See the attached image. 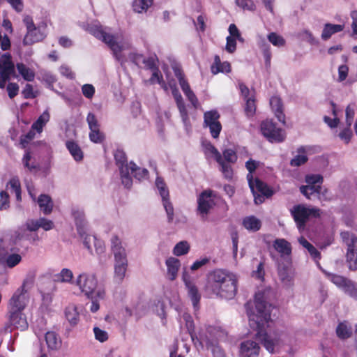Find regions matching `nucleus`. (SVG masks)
I'll list each match as a JSON object with an SVG mask.
<instances>
[{
	"instance_id": "f257e3e1",
	"label": "nucleus",
	"mask_w": 357,
	"mask_h": 357,
	"mask_svg": "<svg viewBox=\"0 0 357 357\" xmlns=\"http://www.w3.org/2000/svg\"><path fill=\"white\" fill-rule=\"evenodd\" d=\"M255 306L254 312L247 310L250 326L257 331L256 337L266 349L273 353L275 345L278 343L280 338L276 335L273 337L266 332V328L268 326V323L271 321V305L268 306L264 292L258 291L255 294Z\"/></svg>"
},
{
	"instance_id": "f03ea898",
	"label": "nucleus",
	"mask_w": 357,
	"mask_h": 357,
	"mask_svg": "<svg viewBox=\"0 0 357 357\" xmlns=\"http://www.w3.org/2000/svg\"><path fill=\"white\" fill-rule=\"evenodd\" d=\"M236 276L226 270L215 269L208 275L206 289L212 294L231 299L237 292Z\"/></svg>"
},
{
	"instance_id": "7ed1b4c3",
	"label": "nucleus",
	"mask_w": 357,
	"mask_h": 357,
	"mask_svg": "<svg viewBox=\"0 0 357 357\" xmlns=\"http://www.w3.org/2000/svg\"><path fill=\"white\" fill-rule=\"evenodd\" d=\"M26 293L25 282H23L22 285L15 291L9 300L8 323L5 326L6 331L10 329L11 326L21 331L27 329L29 324L26 315L23 313V310L26 305Z\"/></svg>"
},
{
	"instance_id": "20e7f679",
	"label": "nucleus",
	"mask_w": 357,
	"mask_h": 357,
	"mask_svg": "<svg viewBox=\"0 0 357 357\" xmlns=\"http://www.w3.org/2000/svg\"><path fill=\"white\" fill-rule=\"evenodd\" d=\"M89 32L95 38L105 43L112 50L113 56L118 61H123L122 51L129 49L128 43H119L115 35L107 31V28L102 25H93L89 28Z\"/></svg>"
},
{
	"instance_id": "39448f33",
	"label": "nucleus",
	"mask_w": 357,
	"mask_h": 357,
	"mask_svg": "<svg viewBox=\"0 0 357 357\" xmlns=\"http://www.w3.org/2000/svg\"><path fill=\"white\" fill-rule=\"evenodd\" d=\"M111 249L114 256V278L121 282L127 271L128 260L125 248L121 245V241L116 235L111 238Z\"/></svg>"
},
{
	"instance_id": "423d86ee",
	"label": "nucleus",
	"mask_w": 357,
	"mask_h": 357,
	"mask_svg": "<svg viewBox=\"0 0 357 357\" xmlns=\"http://www.w3.org/2000/svg\"><path fill=\"white\" fill-rule=\"evenodd\" d=\"M290 213L299 231L305 229L311 217L317 218L321 215V210L319 208L307 207L302 204L294 205Z\"/></svg>"
},
{
	"instance_id": "0eeeda50",
	"label": "nucleus",
	"mask_w": 357,
	"mask_h": 357,
	"mask_svg": "<svg viewBox=\"0 0 357 357\" xmlns=\"http://www.w3.org/2000/svg\"><path fill=\"white\" fill-rule=\"evenodd\" d=\"M340 236L347 245L345 254L346 263L351 271H357V236L356 234L344 231L341 232Z\"/></svg>"
},
{
	"instance_id": "6e6552de",
	"label": "nucleus",
	"mask_w": 357,
	"mask_h": 357,
	"mask_svg": "<svg viewBox=\"0 0 357 357\" xmlns=\"http://www.w3.org/2000/svg\"><path fill=\"white\" fill-rule=\"evenodd\" d=\"M77 284L88 298L93 299L96 296L102 298L104 296V291L96 290L98 281L93 275L80 274L77 279Z\"/></svg>"
},
{
	"instance_id": "1a4fd4ad",
	"label": "nucleus",
	"mask_w": 357,
	"mask_h": 357,
	"mask_svg": "<svg viewBox=\"0 0 357 357\" xmlns=\"http://www.w3.org/2000/svg\"><path fill=\"white\" fill-rule=\"evenodd\" d=\"M196 279V275H190L189 271L184 268L182 275V280L185 284L187 296L190 299L195 311L199 310V302L201 300V294L195 284Z\"/></svg>"
},
{
	"instance_id": "9d476101",
	"label": "nucleus",
	"mask_w": 357,
	"mask_h": 357,
	"mask_svg": "<svg viewBox=\"0 0 357 357\" xmlns=\"http://www.w3.org/2000/svg\"><path fill=\"white\" fill-rule=\"evenodd\" d=\"M262 135L271 143H281L286 139L285 131L278 128L272 120L266 119L261 123Z\"/></svg>"
},
{
	"instance_id": "9b49d317",
	"label": "nucleus",
	"mask_w": 357,
	"mask_h": 357,
	"mask_svg": "<svg viewBox=\"0 0 357 357\" xmlns=\"http://www.w3.org/2000/svg\"><path fill=\"white\" fill-rule=\"evenodd\" d=\"M220 162H217L220 166V171L222 172L224 178L231 181L234 176V170L232 165L237 161L238 156L235 151L231 149H226L221 154Z\"/></svg>"
},
{
	"instance_id": "f8f14e48",
	"label": "nucleus",
	"mask_w": 357,
	"mask_h": 357,
	"mask_svg": "<svg viewBox=\"0 0 357 357\" xmlns=\"http://www.w3.org/2000/svg\"><path fill=\"white\" fill-rule=\"evenodd\" d=\"M213 191L211 190H204L197 198V213L203 220L207 219V215L210 210L215 205L212 199Z\"/></svg>"
},
{
	"instance_id": "ddd939ff",
	"label": "nucleus",
	"mask_w": 357,
	"mask_h": 357,
	"mask_svg": "<svg viewBox=\"0 0 357 357\" xmlns=\"http://www.w3.org/2000/svg\"><path fill=\"white\" fill-rule=\"evenodd\" d=\"M220 116L216 110L206 112L204 114V126L208 127L213 138L217 139L222 130V125L219 121Z\"/></svg>"
},
{
	"instance_id": "4468645a",
	"label": "nucleus",
	"mask_w": 357,
	"mask_h": 357,
	"mask_svg": "<svg viewBox=\"0 0 357 357\" xmlns=\"http://www.w3.org/2000/svg\"><path fill=\"white\" fill-rule=\"evenodd\" d=\"M155 186L162 197V204L166 211L168 222L174 219V207L169 200V190L162 178L158 176L155 179Z\"/></svg>"
},
{
	"instance_id": "2eb2a0df",
	"label": "nucleus",
	"mask_w": 357,
	"mask_h": 357,
	"mask_svg": "<svg viewBox=\"0 0 357 357\" xmlns=\"http://www.w3.org/2000/svg\"><path fill=\"white\" fill-rule=\"evenodd\" d=\"M260 347L252 340H246L241 344L240 354L241 357H258Z\"/></svg>"
},
{
	"instance_id": "dca6fc26",
	"label": "nucleus",
	"mask_w": 357,
	"mask_h": 357,
	"mask_svg": "<svg viewBox=\"0 0 357 357\" xmlns=\"http://www.w3.org/2000/svg\"><path fill=\"white\" fill-rule=\"evenodd\" d=\"M6 251L4 248H0V264L9 268H13L19 264L22 261V256L17 253H13L6 256Z\"/></svg>"
},
{
	"instance_id": "f3484780",
	"label": "nucleus",
	"mask_w": 357,
	"mask_h": 357,
	"mask_svg": "<svg viewBox=\"0 0 357 357\" xmlns=\"http://www.w3.org/2000/svg\"><path fill=\"white\" fill-rule=\"evenodd\" d=\"M180 87L183 93L195 108L199 105L198 99L190 88L188 82L185 79L184 74L180 70Z\"/></svg>"
},
{
	"instance_id": "a211bd4d",
	"label": "nucleus",
	"mask_w": 357,
	"mask_h": 357,
	"mask_svg": "<svg viewBox=\"0 0 357 357\" xmlns=\"http://www.w3.org/2000/svg\"><path fill=\"white\" fill-rule=\"evenodd\" d=\"M278 276L286 287H291L294 285V273L291 268L286 266L279 267Z\"/></svg>"
},
{
	"instance_id": "6ab92c4d",
	"label": "nucleus",
	"mask_w": 357,
	"mask_h": 357,
	"mask_svg": "<svg viewBox=\"0 0 357 357\" xmlns=\"http://www.w3.org/2000/svg\"><path fill=\"white\" fill-rule=\"evenodd\" d=\"M43 38V33L38 28L36 27L26 32L23 39V44L24 45H31L33 43L41 41Z\"/></svg>"
},
{
	"instance_id": "aec40b11",
	"label": "nucleus",
	"mask_w": 357,
	"mask_h": 357,
	"mask_svg": "<svg viewBox=\"0 0 357 357\" xmlns=\"http://www.w3.org/2000/svg\"><path fill=\"white\" fill-rule=\"evenodd\" d=\"M211 71L213 75H217L219 73H228L231 72V65L227 61L221 62L220 57L215 55L214 61L211 66Z\"/></svg>"
},
{
	"instance_id": "412c9836",
	"label": "nucleus",
	"mask_w": 357,
	"mask_h": 357,
	"mask_svg": "<svg viewBox=\"0 0 357 357\" xmlns=\"http://www.w3.org/2000/svg\"><path fill=\"white\" fill-rule=\"evenodd\" d=\"M320 270L324 274L327 279H328L332 283H333L335 286L340 289L344 287L348 281L350 280L344 276L330 273L326 270L324 269L322 267H320Z\"/></svg>"
},
{
	"instance_id": "4be33fe9",
	"label": "nucleus",
	"mask_w": 357,
	"mask_h": 357,
	"mask_svg": "<svg viewBox=\"0 0 357 357\" xmlns=\"http://www.w3.org/2000/svg\"><path fill=\"white\" fill-rule=\"evenodd\" d=\"M270 105L279 121L285 123V116L282 111V102L278 96H273L270 99Z\"/></svg>"
},
{
	"instance_id": "5701e85b",
	"label": "nucleus",
	"mask_w": 357,
	"mask_h": 357,
	"mask_svg": "<svg viewBox=\"0 0 357 357\" xmlns=\"http://www.w3.org/2000/svg\"><path fill=\"white\" fill-rule=\"evenodd\" d=\"M66 146L75 161L80 162L83 160L84 153L77 142L68 140L66 142Z\"/></svg>"
},
{
	"instance_id": "b1692460",
	"label": "nucleus",
	"mask_w": 357,
	"mask_h": 357,
	"mask_svg": "<svg viewBox=\"0 0 357 357\" xmlns=\"http://www.w3.org/2000/svg\"><path fill=\"white\" fill-rule=\"evenodd\" d=\"M45 338L49 349L58 350L61 347V340L56 333L48 331L46 333Z\"/></svg>"
},
{
	"instance_id": "393cba45",
	"label": "nucleus",
	"mask_w": 357,
	"mask_h": 357,
	"mask_svg": "<svg viewBox=\"0 0 357 357\" xmlns=\"http://www.w3.org/2000/svg\"><path fill=\"white\" fill-rule=\"evenodd\" d=\"M344 28V24H333L331 23H326L324 24L321 36V39L324 40H327L332 36V35L343 31Z\"/></svg>"
},
{
	"instance_id": "a878e982",
	"label": "nucleus",
	"mask_w": 357,
	"mask_h": 357,
	"mask_svg": "<svg viewBox=\"0 0 357 357\" xmlns=\"http://www.w3.org/2000/svg\"><path fill=\"white\" fill-rule=\"evenodd\" d=\"M252 193L259 192L264 195L266 198L272 197L274 192L265 182L260 180L259 178H255L254 191Z\"/></svg>"
},
{
	"instance_id": "bb28decb",
	"label": "nucleus",
	"mask_w": 357,
	"mask_h": 357,
	"mask_svg": "<svg viewBox=\"0 0 357 357\" xmlns=\"http://www.w3.org/2000/svg\"><path fill=\"white\" fill-rule=\"evenodd\" d=\"M167 268V277L170 280H176L178 271V259L174 257H169L166 260Z\"/></svg>"
},
{
	"instance_id": "cd10ccee",
	"label": "nucleus",
	"mask_w": 357,
	"mask_h": 357,
	"mask_svg": "<svg viewBox=\"0 0 357 357\" xmlns=\"http://www.w3.org/2000/svg\"><path fill=\"white\" fill-rule=\"evenodd\" d=\"M38 204L40 210L44 214H50L53 208V202L51 197L45 194H42L38 197Z\"/></svg>"
},
{
	"instance_id": "c85d7f7f",
	"label": "nucleus",
	"mask_w": 357,
	"mask_h": 357,
	"mask_svg": "<svg viewBox=\"0 0 357 357\" xmlns=\"http://www.w3.org/2000/svg\"><path fill=\"white\" fill-rule=\"evenodd\" d=\"M202 146L206 156H213L216 162H220L222 160L221 153L211 142L204 140L202 142Z\"/></svg>"
},
{
	"instance_id": "c756f323",
	"label": "nucleus",
	"mask_w": 357,
	"mask_h": 357,
	"mask_svg": "<svg viewBox=\"0 0 357 357\" xmlns=\"http://www.w3.org/2000/svg\"><path fill=\"white\" fill-rule=\"evenodd\" d=\"M65 317L72 326H76L79 320V314L75 305H69L65 309Z\"/></svg>"
},
{
	"instance_id": "7c9ffc66",
	"label": "nucleus",
	"mask_w": 357,
	"mask_h": 357,
	"mask_svg": "<svg viewBox=\"0 0 357 357\" xmlns=\"http://www.w3.org/2000/svg\"><path fill=\"white\" fill-rule=\"evenodd\" d=\"M243 225L246 229L249 231H257L261 227V222L260 220L255 216L250 215L245 217L243 220Z\"/></svg>"
},
{
	"instance_id": "2f4dec72",
	"label": "nucleus",
	"mask_w": 357,
	"mask_h": 357,
	"mask_svg": "<svg viewBox=\"0 0 357 357\" xmlns=\"http://www.w3.org/2000/svg\"><path fill=\"white\" fill-rule=\"evenodd\" d=\"M273 247L282 255H290L291 253V244L284 238L276 239L273 242Z\"/></svg>"
},
{
	"instance_id": "473e14b6",
	"label": "nucleus",
	"mask_w": 357,
	"mask_h": 357,
	"mask_svg": "<svg viewBox=\"0 0 357 357\" xmlns=\"http://www.w3.org/2000/svg\"><path fill=\"white\" fill-rule=\"evenodd\" d=\"M114 157L120 172H123L126 167L130 168L126 154L123 150L117 149L114 154Z\"/></svg>"
},
{
	"instance_id": "72a5a7b5",
	"label": "nucleus",
	"mask_w": 357,
	"mask_h": 357,
	"mask_svg": "<svg viewBox=\"0 0 357 357\" xmlns=\"http://www.w3.org/2000/svg\"><path fill=\"white\" fill-rule=\"evenodd\" d=\"M50 115L47 110L43 112V113L38 118V119L32 124V130H36L38 133L42 132L43 127L50 121Z\"/></svg>"
},
{
	"instance_id": "f704fd0d",
	"label": "nucleus",
	"mask_w": 357,
	"mask_h": 357,
	"mask_svg": "<svg viewBox=\"0 0 357 357\" xmlns=\"http://www.w3.org/2000/svg\"><path fill=\"white\" fill-rule=\"evenodd\" d=\"M183 319L185 321V326L187 331V333L190 337L192 342L197 338L196 333L195 331V324L192 316L188 313H184L183 314Z\"/></svg>"
},
{
	"instance_id": "c9c22d12",
	"label": "nucleus",
	"mask_w": 357,
	"mask_h": 357,
	"mask_svg": "<svg viewBox=\"0 0 357 357\" xmlns=\"http://www.w3.org/2000/svg\"><path fill=\"white\" fill-rule=\"evenodd\" d=\"M130 174L137 179L142 180L148 178L149 171L145 168H141L133 162L129 163Z\"/></svg>"
},
{
	"instance_id": "e433bc0d",
	"label": "nucleus",
	"mask_w": 357,
	"mask_h": 357,
	"mask_svg": "<svg viewBox=\"0 0 357 357\" xmlns=\"http://www.w3.org/2000/svg\"><path fill=\"white\" fill-rule=\"evenodd\" d=\"M17 70L19 73L22 75L23 79L27 82H32L35 78L34 72L28 68L23 63H17L16 64Z\"/></svg>"
},
{
	"instance_id": "4c0bfd02",
	"label": "nucleus",
	"mask_w": 357,
	"mask_h": 357,
	"mask_svg": "<svg viewBox=\"0 0 357 357\" xmlns=\"http://www.w3.org/2000/svg\"><path fill=\"white\" fill-rule=\"evenodd\" d=\"M297 151L298 154L290 161V165L291 167H299L304 165L308 160L305 150L303 146L298 148Z\"/></svg>"
},
{
	"instance_id": "58836bf2",
	"label": "nucleus",
	"mask_w": 357,
	"mask_h": 357,
	"mask_svg": "<svg viewBox=\"0 0 357 357\" xmlns=\"http://www.w3.org/2000/svg\"><path fill=\"white\" fill-rule=\"evenodd\" d=\"M73 215L75 218V225H76L77 231L78 234L82 238L86 236V235H88L86 233V225H85L84 219L82 218L83 213H79L78 211H76V212L75 211L73 213Z\"/></svg>"
},
{
	"instance_id": "ea45409f",
	"label": "nucleus",
	"mask_w": 357,
	"mask_h": 357,
	"mask_svg": "<svg viewBox=\"0 0 357 357\" xmlns=\"http://www.w3.org/2000/svg\"><path fill=\"white\" fill-rule=\"evenodd\" d=\"M321 190V186L320 185H301L300 187V192L308 199H311V195L314 194H320Z\"/></svg>"
},
{
	"instance_id": "a19ab883",
	"label": "nucleus",
	"mask_w": 357,
	"mask_h": 357,
	"mask_svg": "<svg viewBox=\"0 0 357 357\" xmlns=\"http://www.w3.org/2000/svg\"><path fill=\"white\" fill-rule=\"evenodd\" d=\"M153 0H134L132 8L135 13H142L146 12L153 4Z\"/></svg>"
},
{
	"instance_id": "79ce46f5",
	"label": "nucleus",
	"mask_w": 357,
	"mask_h": 357,
	"mask_svg": "<svg viewBox=\"0 0 357 357\" xmlns=\"http://www.w3.org/2000/svg\"><path fill=\"white\" fill-rule=\"evenodd\" d=\"M22 162L25 168L32 172L39 169L38 165L34 160H32L31 153L29 151H26L23 156Z\"/></svg>"
},
{
	"instance_id": "37998d69",
	"label": "nucleus",
	"mask_w": 357,
	"mask_h": 357,
	"mask_svg": "<svg viewBox=\"0 0 357 357\" xmlns=\"http://www.w3.org/2000/svg\"><path fill=\"white\" fill-rule=\"evenodd\" d=\"M73 278V272L68 268H63L59 273L54 276V280L59 282H71Z\"/></svg>"
},
{
	"instance_id": "c03bdc74",
	"label": "nucleus",
	"mask_w": 357,
	"mask_h": 357,
	"mask_svg": "<svg viewBox=\"0 0 357 357\" xmlns=\"http://www.w3.org/2000/svg\"><path fill=\"white\" fill-rule=\"evenodd\" d=\"M336 334L339 338L345 340L351 336L352 331L345 323L341 322L336 328Z\"/></svg>"
},
{
	"instance_id": "a18cd8bd",
	"label": "nucleus",
	"mask_w": 357,
	"mask_h": 357,
	"mask_svg": "<svg viewBox=\"0 0 357 357\" xmlns=\"http://www.w3.org/2000/svg\"><path fill=\"white\" fill-rule=\"evenodd\" d=\"M245 101V114L247 117L250 118L252 117L256 112V100L254 97H250V98H247L244 100Z\"/></svg>"
},
{
	"instance_id": "49530a36",
	"label": "nucleus",
	"mask_w": 357,
	"mask_h": 357,
	"mask_svg": "<svg viewBox=\"0 0 357 357\" xmlns=\"http://www.w3.org/2000/svg\"><path fill=\"white\" fill-rule=\"evenodd\" d=\"M89 137L90 140L96 144H100L103 142L105 139V134L100 131V128L90 130Z\"/></svg>"
},
{
	"instance_id": "de8ad7c7",
	"label": "nucleus",
	"mask_w": 357,
	"mask_h": 357,
	"mask_svg": "<svg viewBox=\"0 0 357 357\" xmlns=\"http://www.w3.org/2000/svg\"><path fill=\"white\" fill-rule=\"evenodd\" d=\"M10 185L13 192H15L17 200H21V185L17 177H13L10 179L7 187Z\"/></svg>"
},
{
	"instance_id": "09e8293b",
	"label": "nucleus",
	"mask_w": 357,
	"mask_h": 357,
	"mask_svg": "<svg viewBox=\"0 0 357 357\" xmlns=\"http://www.w3.org/2000/svg\"><path fill=\"white\" fill-rule=\"evenodd\" d=\"M268 39L271 43L276 47H282L285 45V40L281 36L275 32H271L268 35Z\"/></svg>"
},
{
	"instance_id": "8fccbe9b",
	"label": "nucleus",
	"mask_w": 357,
	"mask_h": 357,
	"mask_svg": "<svg viewBox=\"0 0 357 357\" xmlns=\"http://www.w3.org/2000/svg\"><path fill=\"white\" fill-rule=\"evenodd\" d=\"M236 5L243 10L254 11L256 6L252 0H235Z\"/></svg>"
},
{
	"instance_id": "3c124183",
	"label": "nucleus",
	"mask_w": 357,
	"mask_h": 357,
	"mask_svg": "<svg viewBox=\"0 0 357 357\" xmlns=\"http://www.w3.org/2000/svg\"><path fill=\"white\" fill-rule=\"evenodd\" d=\"M332 105L333 107V114L335 116V117L333 119H331L329 116H325L324 117V121L326 123L328 124V126L330 128H334L338 126L340 119L337 117H336L337 113H336V110H335V105L334 103H332Z\"/></svg>"
},
{
	"instance_id": "603ef678",
	"label": "nucleus",
	"mask_w": 357,
	"mask_h": 357,
	"mask_svg": "<svg viewBox=\"0 0 357 357\" xmlns=\"http://www.w3.org/2000/svg\"><path fill=\"white\" fill-rule=\"evenodd\" d=\"M323 176L319 174H311L305 176V182L312 185H318L323 183Z\"/></svg>"
},
{
	"instance_id": "864d4df0",
	"label": "nucleus",
	"mask_w": 357,
	"mask_h": 357,
	"mask_svg": "<svg viewBox=\"0 0 357 357\" xmlns=\"http://www.w3.org/2000/svg\"><path fill=\"white\" fill-rule=\"evenodd\" d=\"M0 75L7 79L8 81L10 79L11 77H17L15 67L11 66L0 68Z\"/></svg>"
},
{
	"instance_id": "5fc2aeb1",
	"label": "nucleus",
	"mask_w": 357,
	"mask_h": 357,
	"mask_svg": "<svg viewBox=\"0 0 357 357\" xmlns=\"http://www.w3.org/2000/svg\"><path fill=\"white\" fill-rule=\"evenodd\" d=\"M121 176L122 183L125 185V187L129 188L132 185V181L130 176V169L128 168H126V169L123 170V172H120Z\"/></svg>"
},
{
	"instance_id": "6e6d98bb",
	"label": "nucleus",
	"mask_w": 357,
	"mask_h": 357,
	"mask_svg": "<svg viewBox=\"0 0 357 357\" xmlns=\"http://www.w3.org/2000/svg\"><path fill=\"white\" fill-rule=\"evenodd\" d=\"M15 67V64L12 61V56L10 53H5L0 57V68L1 67Z\"/></svg>"
},
{
	"instance_id": "4d7b16f0",
	"label": "nucleus",
	"mask_w": 357,
	"mask_h": 357,
	"mask_svg": "<svg viewBox=\"0 0 357 357\" xmlns=\"http://www.w3.org/2000/svg\"><path fill=\"white\" fill-rule=\"evenodd\" d=\"M347 126L351 127L355 115L354 105H349L345 110Z\"/></svg>"
},
{
	"instance_id": "13d9d810",
	"label": "nucleus",
	"mask_w": 357,
	"mask_h": 357,
	"mask_svg": "<svg viewBox=\"0 0 357 357\" xmlns=\"http://www.w3.org/2000/svg\"><path fill=\"white\" fill-rule=\"evenodd\" d=\"M225 50L228 53L232 54L236 50V40L232 36H227L226 38Z\"/></svg>"
},
{
	"instance_id": "bf43d9fd",
	"label": "nucleus",
	"mask_w": 357,
	"mask_h": 357,
	"mask_svg": "<svg viewBox=\"0 0 357 357\" xmlns=\"http://www.w3.org/2000/svg\"><path fill=\"white\" fill-rule=\"evenodd\" d=\"M82 92L84 97L91 99L95 93V87L90 84H85L82 86Z\"/></svg>"
},
{
	"instance_id": "052dcab7",
	"label": "nucleus",
	"mask_w": 357,
	"mask_h": 357,
	"mask_svg": "<svg viewBox=\"0 0 357 357\" xmlns=\"http://www.w3.org/2000/svg\"><path fill=\"white\" fill-rule=\"evenodd\" d=\"M158 59L154 56H150L148 58L143 59V63L145 66V68L149 70H154L158 68L157 66Z\"/></svg>"
},
{
	"instance_id": "680f3d73",
	"label": "nucleus",
	"mask_w": 357,
	"mask_h": 357,
	"mask_svg": "<svg viewBox=\"0 0 357 357\" xmlns=\"http://www.w3.org/2000/svg\"><path fill=\"white\" fill-rule=\"evenodd\" d=\"M86 121L89 125V130H92L93 128H100V124L98 121V119L94 114L89 112L86 116Z\"/></svg>"
},
{
	"instance_id": "e2e57ef3",
	"label": "nucleus",
	"mask_w": 357,
	"mask_h": 357,
	"mask_svg": "<svg viewBox=\"0 0 357 357\" xmlns=\"http://www.w3.org/2000/svg\"><path fill=\"white\" fill-rule=\"evenodd\" d=\"M353 135L352 130L351 129V127H349L347 126V128L343 129L339 134V137L342 140H343L346 144H348Z\"/></svg>"
},
{
	"instance_id": "0e129e2a",
	"label": "nucleus",
	"mask_w": 357,
	"mask_h": 357,
	"mask_svg": "<svg viewBox=\"0 0 357 357\" xmlns=\"http://www.w3.org/2000/svg\"><path fill=\"white\" fill-rule=\"evenodd\" d=\"M6 90L10 98H15L19 92V86L17 83L10 82L8 84Z\"/></svg>"
},
{
	"instance_id": "69168bd1",
	"label": "nucleus",
	"mask_w": 357,
	"mask_h": 357,
	"mask_svg": "<svg viewBox=\"0 0 357 357\" xmlns=\"http://www.w3.org/2000/svg\"><path fill=\"white\" fill-rule=\"evenodd\" d=\"M22 94L26 99L34 98L36 97V95L33 92V86L30 84H26L25 87L22 91Z\"/></svg>"
},
{
	"instance_id": "338daca9",
	"label": "nucleus",
	"mask_w": 357,
	"mask_h": 357,
	"mask_svg": "<svg viewBox=\"0 0 357 357\" xmlns=\"http://www.w3.org/2000/svg\"><path fill=\"white\" fill-rule=\"evenodd\" d=\"M209 261V259L206 257L205 258H203L201 260H197L196 261H195L192 266H190V273L189 272V273L192 275H195L194 273H192L193 271L199 269V268H201L202 266H204L205 264H206Z\"/></svg>"
},
{
	"instance_id": "774afa93",
	"label": "nucleus",
	"mask_w": 357,
	"mask_h": 357,
	"mask_svg": "<svg viewBox=\"0 0 357 357\" xmlns=\"http://www.w3.org/2000/svg\"><path fill=\"white\" fill-rule=\"evenodd\" d=\"M94 334L96 339L99 340L101 342L106 341L108 339V335L107 332L101 330L98 327H95L93 328Z\"/></svg>"
}]
</instances>
